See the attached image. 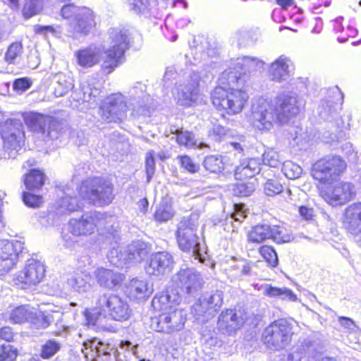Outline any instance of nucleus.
Returning a JSON list of instances; mask_svg holds the SVG:
<instances>
[{
    "label": "nucleus",
    "instance_id": "nucleus-60",
    "mask_svg": "<svg viewBox=\"0 0 361 361\" xmlns=\"http://www.w3.org/2000/svg\"><path fill=\"white\" fill-rule=\"evenodd\" d=\"M33 4L37 6V8L42 11L44 4L49 1V0H31Z\"/></svg>",
    "mask_w": 361,
    "mask_h": 361
},
{
    "label": "nucleus",
    "instance_id": "nucleus-34",
    "mask_svg": "<svg viewBox=\"0 0 361 361\" xmlns=\"http://www.w3.org/2000/svg\"><path fill=\"white\" fill-rule=\"evenodd\" d=\"M39 117V121L36 122L35 128H33L32 131L42 135L47 133L49 135L56 127V121L54 118L42 114Z\"/></svg>",
    "mask_w": 361,
    "mask_h": 361
},
{
    "label": "nucleus",
    "instance_id": "nucleus-46",
    "mask_svg": "<svg viewBox=\"0 0 361 361\" xmlns=\"http://www.w3.org/2000/svg\"><path fill=\"white\" fill-rule=\"evenodd\" d=\"M60 345L54 340H48L42 346L40 357L43 359H49L54 356L59 350Z\"/></svg>",
    "mask_w": 361,
    "mask_h": 361
},
{
    "label": "nucleus",
    "instance_id": "nucleus-48",
    "mask_svg": "<svg viewBox=\"0 0 361 361\" xmlns=\"http://www.w3.org/2000/svg\"><path fill=\"white\" fill-rule=\"evenodd\" d=\"M23 201L25 204L29 207H39L43 202L42 196L30 193L29 192H23L22 194Z\"/></svg>",
    "mask_w": 361,
    "mask_h": 361
},
{
    "label": "nucleus",
    "instance_id": "nucleus-43",
    "mask_svg": "<svg viewBox=\"0 0 361 361\" xmlns=\"http://www.w3.org/2000/svg\"><path fill=\"white\" fill-rule=\"evenodd\" d=\"M174 215L173 211L167 204L159 205L154 213V219L158 223L166 222Z\"/></svg>",
    "mask_w": 361,
    "mask_h": 361
},
{
    "label": "nucleus",
    "instance_id": "nucleus-15",
    "mask_svg": "<svg viewBox=\"0 0 361 361\" xmlns=\"http://www.w3.org/2000/svg\"><path fill=\"white\" fill-rule=\"evenodd\" d=\"M175 264L173 256L166 251L152 253L147 262L146 269L154 276H160L171 272Z\"/></svg>",
    "mask_w": 361,
    "mask_h": 361
},
{
    "label": "nucleus",
    "instance_id": "nucleus-11",
    "mask_svg": "<svg viewBox=\"0 0 361 361\" xmlns=\"http://www.w3.org/2000/svg\"><path fill=\"white\" fill-rule=\"evenodd\" d=\"M187 315L183 309L171 310L151 319V326L157 332L173 334L183 329Z\"/></svg>",
    "mask_w": 361,
    "mask_h": 361
},
{
    "label": "nucleus",
    "instance_id": "nucleus-8",
    "mask_svg": "<svg viewBox=\"0 0 361 361\" xmlns=\"http://www.w3.org/2000/svg\"><path fill=\"white\" fill-rule=\"evenodd\" d=\"M60 13L63 18L72 20L71 34L74 39L88 35L96 27L94 13L88 7L69 3L62 6Z\"/></svg>",
    "mask_w": 361,
    "mask_h": 361
},
{
    "label": "nucleus",
    "instance_id": "nucleus-33",
    "mask_svg": "<svg viewBox=\"0 0 361 361\" xmlns=\"http://www.w3.org/2000/svg\"><path fill=\"white\" fill-rule=\"evenodd\" d=\"M39 117V121L36 122L35 128H33L32 131L42 135L47 133L49 135L56 127V121L54 118L42 114Z\"/></svg>",
    "mask_w": 361,
    "mask_h": 361
},
{
    "label": "nucleus",
    "instance_id": "nucleus-20",
    "mask_svg": "<svg viewBox=\"0 0 361 361\" xmlns=\"http://www.w3.org/2000/svg\"><path fill=\"white\" fill-rule=\"evenodd\" d=\"M126 294L130 301H141L146 300L151 291L146 280L135 278L126 286Z\"/></svg>",
    "mask_w": 361,
    "mask_h": 361
},
{
    "label": "nucleus",
    "instance_id": "nucleus-49",
    "mask_svg": "<svg viewBox=\"0 0 361 361\" xmlns=\"http://www.w3.org/2000/svg\"><path fill=\"white\" fill-rule=\"evenodd\" d=\"M145 172L147 176V180L149 181L155 173V159H154V153L153 151H149L147 152L145 156Z\"/></svg>",
    "mask_w": 361,
    "mask_h": 361
},
{
    "label": "nucleus",
    "instance_id": "nucleus-44",
    "mask_svg": "<svg viewBox=\"0 0 361 361\" xmlns=\"http://www.w3.org/2000/svg\"><path fill=\"white\" fill-rule=\"evenodd\" d=\"M262 161L265 165L272 168L280 166L282 162L279 152L274 149H267L263 153Z\"/></svg>",
    "mask_w": 361,
    "mask_h": 361
},
{
    "label": "nucleus",
    "instance_id": "nucleus-58",
    "mask_svg": "<svg viewBox=\"0 0 361 361\" xmlns=\"http://www.w3.org/2000/svg\"><path fill=\"white\" fill-rule=\"evenodd\" d=\"M255 265V263L252 262L245 261L240 268V274L243 276L250 275L251 274L252 268Z\"/></svg>",
    "mask_w": 361,
    "mask_h": 361
},
{
    "label": "nucleus",
    "instance_id": "nucleus-22",
    "mask_svg": "<svg viewBox=\"0 0 361 361\" xmlns=\"http://www.w3.org/2000/svg\"><path fill=\"white\" fill-rule=\"evenodd\" d=\"M44 266L38 262L28 264L20 275V282L26 286H35L39 283L44 276Z\"/></svg>",
    "mask_w": 361,
    "mask_h": 361
},
{
    "label": "nucleus",
    "instance_id": "nucleus-36",
    "mask_svg": "<svg viewBox=\"0 0 361 361\" xmlns=\"http://www.w3.org/2000/svg\"><path fill=\"white\" fill-rule=\"evenodd\" d=\"M263 190L267 196L273 197L283 191V185L281 183L278 176H274L265 180Z\"/></svg>",
    "mask_w": 361,
    "mask_h": 361
},
{
    "label": "nucleus",
    "instance_id": "nucleus-18",
    "mask_svg": "<svg viewBox=\"0 0 361 361\" xmlns=\"http://www.w3.org/2000/svg\"><path fill=\"white\" fill-rule=\"evenodd\" d=\"M74 56L77 65L83 68H91L99 64L101 53L96 46L90 45L76 50Z\"/></svg>",
    "mask_w": 361,
    "mask_h": 361
},
{
    "label": "nucleus",
    "instance_id": "nucleus-28",
    "mask_svg": "<svg viewBox=\"0 0 361 361\" xmlns=\"http://www.w3.org/2000/svg\"><path fill=\"white\" fill-rule=\"evenodd\" d=\"M238 179L239 181L233 186V195L236 197H247L255 190L257 181L254 176H249L245 180H242L240 176Z\"/></svg>",
    "mask_w": 361,
    "mask_h": 361
},
{
    "label": "nucleus",
    "instance_id": "nucleus-24",
    "mask_svg": "<svg viewBox=\"0 0 361 361\" xmlns=\"http://www.w3.org/2000/svg\"><path fill=\"white\" fill-rule=\"evenodd\" d=\"M44 172L39 169H32L24 175L23 183L25 188L30 191L39 190L46 181Z\"/></svg>",
    "mask_w": 361,
    "mask_h": 361
},
{
    "label": "nucleus",
    "instance_id": "nucleus-54",
    "mask_svg": "<svg viewBox=\"0 0 361 361\" xmlns=\"http://www.w3.org/2000/svg\"><path fill=\"white\" fill-rule=\"evenodd\" d=\"M298 212L302 219L310 221L314 216V209L305 205H301L298 207Z\"/></svg>",
    "mask_w": 361,
    "mask_h": 361
},
{
    "label": "nucleus",
    "instance_id": "nucleus-14",
    "mask_svg": "<svg viewBox=\"0 0 361 361\" xmlns=\"http://www.w3.org/2000/svg\"><path fill=\"white\" fill-rule=\"evenodd\" d=\"M23 244L17 240H3L0 243V276L7 274L16 265Z\"/></svg>",
    "mask_w": 361,
    "mask_h": 361
},
{
    "label": "nucleus",
    "instance_id": "nucleus-50",
    "mask_svg": "<svg viewBox=\"0 0 361 361\" xmlns=\"http://www.w3.org/2000/svg\"><path fill=\"white\" fill-rule=\"evenodd\" d=\"M22 15L25 19H29L41 11L31 0H25L22 7Z\"/></svg>",
    "mask_w": 361,
    "mask_h": 361
},
{
    "label": "nucleus",
    "instance_id": "nucleus-41",
    "mask_svg": "<svg viewBox=\"0 0 361 361\" xmlns=\"http://www.w3.org/2000/svg\"><path fill=\"white\" fill-rule=\"evenodd\" d=\"M19 355L18 349L6 343L0 345V361H16Z\"/></svg>",
    "mask_w": 361,
    "mask_h": 361
},
{
    "label": "nucleus",
    "instance_id": "nucleus-37",
    "mask_svg": "<svg viewBox=\"0 0 361 361\" xmlns=\"http://www.w3.org/2000/svg\"><path fill=\"white\" fill-rule=\"evenodd\" d=\"M176 142L186 149H194L197 146L193 133L188 130H176Z\"/></svg>",
    "mask_w": 361,
    "mask_h": 361
},
{
    "label": "nucleus",
    "instance_id": "nucleus-3",
    "mask_svg": "<svg viewBox=\"0 0 361 361\" xmlns=\"http://www.w3.org/2000/svg\"><path fill=\"white\" fill-rule=\"evenodd\" d=\"M305 104L294 94L279 93L272 101H264L252 107L249 116L250 124L261 131H267L274 125L281 126L296 117Z\"/></svg>",
    "mask_w": 361,
    "mask_h": 361
},
{
    "label": "nucleus",
    "instance_id": "nucleus-26",
    "mask_svg": "<svg viewBox=\"0 0 361 361\" xmlns=\"http://www.w3.org/2000/svg\"><path fill=\"white\" fill-rule=\"evenodd\" d=\"M152 307L154 311L159 314L177 309L168 292H161L155 295L152 300Z\"/></svg>",
    "mask_w": 361,
    "mask_h": 361
},
{
    "label": "nucleus",
    "instance_id": "nucleus-1",
    "mask_svg": "<svg viewBox=\"0 0 361 361\" xmlns=\"http://www.w3.org/2000/svg\"><path fill=\"white\" fill-rule=\"evenodd\" d=\"M347 170V163L339 155H327L316 161L311 168L319 195L329 204L343 205L356 195L354 185L349 182H334Z\"/></svg>",
    "mask_w": 361,
    "mask_h": 361
},
{
    "label": "nucleus",
    "instance_id": "nucleus-59",
    "mask_svg": "<svg viewBox=\"0 0 361 361\" xmlns=\"http://www.w3.org/2000/svg\"><path fill=\"white\" fill-rule=\"evenodd\" d=\"M293 0H276V3L283 10H287L293 4Z\"/></svg>",
    "mask_w": 361,
    "mask_h": 361
},
{
    "label": "nucleus",
    "instance_id": "nucleus-47",
    "mask_svg": "<svg viewBox=\"0 0 361 361\" xmlns=\"http://www.w3.org/2000/svg\"><path fill=\"white\" fill-rule=\"evenodd\" d=\"M18 336V331L11 326L4 325L0 327V341L10 344L16 341Z\"/></svg>",
    "mask_w": 361,
    "mask_h": 361
},
{
    "label": "nucleus",
    "instance_id": "nucleus-30",
    "mask_svg": "<svg viewBox=\"0 0 361 361\" xmlns=\"http://www.w3.org/2000/svg\"><path fill=\"white\" fill-rule=\"evenodd\" d=\"M32 308L28 305H21L11 310L9 314V320L14 324L30 323L32 317Z\"/></svg>",
    "mask_w": 361,
    "mask_h": 361
},
{
    "label": "nucleus",
    "instance_id": "nucleus-31",
    "mask_svg": "<svg viewBox=\"0 0 361 361\" xmlns=\"http://www.w3.org/2000/svg\"><path fill=\"white\" fill-rule=\"evenodd\" d=\"M257 251L268 267L274 269L278 267L279 262L278 254L272 245H262L258 247Z\"/></svg>",
    "mask_w": 361,
    "mask_h": 361
},
{
    "label": "nucleus",
    "instance_id": "nucleus-39",
    "mask_svg": "<svg viewBox=\"0 0 361 361\" xmlns=\"http://www.w3.org/2000/svg\"><path fill=\"white\" fill-rule=\"evenodd\" d=\"M203 166L209 173H219L224 170V162L221 157L209 155L203 161Z\"/></svg>",
    "mask_w": 361,
    "mask_h": 361
},
{
    "label": "nucleus",
    "instance_id": "nucleus-64",
    "mask_svg": "<svg viewBox=\"0 0 361 361\" xmlns=\"http://www.w3.org/2000/svg\"><path fill=\"white\" fill-rule=\"evenodd\" d=\"M317 361H336V360L331 357H324Z\"/></svg>",
    "mask_w": 361,
    "mask_h": 361
},
{
    "label": "nucleus",
    "instance_id": "nucleus-45",
    "mask_svg": "<svg viewBox=\"0 0 361 361\" xmlns=\"http://www.w3.org/2000/svg\"><path fill=\"white\" fill-rule=\"evenodd\" d=\"M282 171L287 178L294 180L300 176L302 169L300 166L293 161H286L283 164Z\"/></svg>",
    "mask_w": 361,
    "mask_h": 361
},
{
    "label": "nucleus",
    "instance_id": "nucleus-19",
    "mask_svg": "<svg viewBox=\"0 0 361 361\" xmlns=\"http://www.w3.org/2000/svg\"><path fill=\"white\" fill-rule=\"evenodd\" d=\"M94 276L99 286L107 290H113L119 286L123 280L120 273L104 267L97 268L94 271Z\"/></svg>",
    "mask_w": 361,
    "mask_h": 361
},
{
    "label": "nucleus",
    "instance_id": "nucleus-63",
    "mask_svg": "<svg viewBox=\"0 0 361 361\" xmlns=\"http://www.w3.org/2000/svg\"><path fill=\"white\" fill-rule=\"evenodd\" d=\"M231 145L236 149L240 150V152H243V148L241 147L240 145L238 142H231Z\"/></svg>",
    "mask_w": 361,
    "mask_h": 361
},
{
    "label": "nucleus",
    "instance_id": "nucleus-25",
    "mask_svg": "<svg viewBox=\"0 0 361 361\" xmlns=\"http://www.w3.org/2000/svg\"><path fill=\"white\" fill-rule=\"evenodd\" d=\"M269 240L276 244L290 243L294 239V235L290 229L283 224L269 225Z\"/></svg>",
    "mask_w": 361,
    "mask_h": 361
},
{
    "label": "nucleus",
    "instance_id": "nucleus-12",
    "mask_svg": "<svg viewBox=\"0 0 361 361\" xmlns=\"http://www.w3.org/2000/svg\"><path fill=\"white\" fill-rule=\"evenodd\" d=\"M247 319V313L244 309L226 308L218 317V328L222 334L233 336L245 326Z\"/></svg>",
    "mask_w": 361,
    "mask_h": 361
},
{
    "label": "nucleus",
    "instance_id": "nucleus-62",
    "mask_svg": "<svg viewBox=\"0 0 361 361\" xmlns=\"http://www.w3.org/2000/svg\"><path fill=\"white\" fill-rule=\"evenodd\" d=\"M9 6L12 8H18L19 7L20 0H8Z\"/></svg>",
    "mask_w": 361,
    "mask_h": 361
},
{
    "label": "nucleus",
    "instance_id": "nucleus-23",
    "mask_svg": "<svg viewBox=\"0 0 361 361\" xmlns=\"http://www.w3.org/2000/svg\"><path fill=\"white\" fill-rule=\"evenodd\" d=\"M82 314L85 319V324L87 327H93L99 324L106 317L100 298H97L95 307L85 308Z\"/></svg>",
    "mask_w": 361,
    "mask_h": 361
},
{
    "label": "nucleus",
    "instance_id": "nucleus-13",
    "mask_svg": "<svg viewBox=\"0 0 361 361\" xmlns=\"http://www.w3.org/2000/svg\"><path fill=\"white\" fill-rule=\"evenodd\" d=\"M105 314L116 321H126L130 317L128 304L115 294H103L99 296Z\"/></svg>",
    "mask_w": 361,
    "mask_h": 361
},
{
    "label": "nucleus",
    "instance_id": "nucleus-55",
    "mask_svg": "<svg viewBox=\"0 0 361 361\" xmlns=\"http://www.w3.org/2000/svg\"><path fill=\"white\" fill-rule=\"evenodd\" d=\"M233 218L236 221H242L247 216V211L243 204H235Z\"/></svg>",
    "mask_w": 361,
    "mask_h": 361
},
{
    "label": "nucleus",
    "instance_id": "nucleus-7",
    "mask_svg": "<svg viewBox=\"0 0 361 361\" xmlns=\"http://www.w3.org/2000/svg\"><path fill=\"white\" fill-rule=\"evenodd\" d=\"M111 45L104 51L100 69L106 74L111 73L125 59V54L131 45L132 37L128 30L115 27L109 32Z\"/></svg>",
    "mask_w": 361,
    "mask_h": 361
},
{
    "label": "nucleus",
    "instance_id": "nucleus-38",
    "mask_svg": "<svg viewBox=\"0 0 361 361\" xmlns=\"http://www.w3.org/2000/svg\"><path fill=\"white\" fill-rule=\"evenodd\" d=\"M23 46L20 41H16L11 43L5 52L4 60L8 64H13L16 59L22 55Z\"/></svg>",
    "mask_w": 361,
    "mask_h": 361
},
{
    "label": "nucleus",
    "instance_id": "nucleus-51",
    "mask_svg": "<svg viewBox=\"0 0 361 361\" xmlns=\"http://www.w3.org/2000/svg\"><path fill=\"white\" fill-rule=\"evenodd\" d=\"M32 81L26 77L16 78L13 82V89L16 92H24L30 88Z\"/></svg>",
    "mask_w": 361,
    "mask_h": 361
},
{
    "label": "nucleus",
    "instance_id": "nucleus-2",
    "mask_svg": "<svg viewBox=\"0 0 361 361\" xmlns=\"http://www.w3.org/2000/svg\"><path fill=\"white\" fill-rule=\"evenodd\" d=\"M242 65L224 70L218 78V84L210 93V101L222 116H233L240 114L247 106L250 96L243 86L249 79L242 72Z\"/></svg>",
    "mask_w": 361,
    "mask_h": 361
},
{
    "label": "nucleus",
    "instance_id": "nucleus-61",
    "mask_svg": "<svg viewBox=\"0 0 361 361\" xmlns=\"http://www.w3.org/2000/svg\"><path fill=\"white\" fill-rule=\"evenodd\" d=\"M140 205L142 207V211L145 212L148 207V201L146 198H142L139 202Z\"/></svg>",
    "mask_w": 361,
    "mask_h": 361
},
{
    "label": "nucleus",
    "instance_id": "nucleus-21",
    "mask_svg": "<svg viewBox=\"0 0 361 361\" xmlns=\"http://www.w3.org/2000/svg\"><path fill=\"white\" fill-rule=\"evenodd\" d=\"M346 229L352 235L361 233V202L348 206L345 212Z\"/></svg>",
    "mask_w": 361,
    "mask_h": 361
},
{
    "label": "nucleus",
    "instance_id": "nucleus-52",
    "mask_svg": "<svg viewBox=\"0 0 361 361\" xmlns=\"http://www.w3.org/2000/svg\"><path fill=\"white\" fill-rule=\"evenodd\" d=\"M338 320L340 325L346 332L351 334L355 331L357 326L355 322L351 318L341 316L338 317Z\"/></svg>",
    "mask_w": 361,
    "mask_h": 361
},
{
    "label": "nucleus",
    "instance_id": "nucleus-5",
    "mask_svg": "<svg viewBox=\"0 0 361 361\" xmlns=\"http://www.w3.org/2000/svg\"><path fill=\"white\" fill-rule=\"evenodd\" d=\"M298 329V322L293 318H279L264 329L261 342L268 349L280 350L291 343L293 336Z\"/></svg>",
    "mask_w": 361,
    "mask_h": 361
},
{
    "label": "nucleus",
    "instance_id": "nucleus-32",
    "mask_svg": "<svg viewBox=\"0 0 361 361\" xmlns=\"http://www.w3.org/2000/svg\"><path fill=\"white\" fill-rule=\"evenodd\" d=\"M263 293L265 296L270 298H281L282 299H288L291 301L297 300L296 295L291 290L274 287L271 284H267L264 286Z\"/></svg>",
    "mask_w": 361,
    "mask_h": 361
},
{
    "label": "nucleus",
    "instance_id": "nucleus-29",
    "mask_svg": "<svg viewBox=\"0 0 361 361\" xmlns=\"http://www.w3.org/2000/svg\"><path fill=\"white\" fill-rule=\"evenodd\" d=\"M288 59L281 56L271 63L269 68V75L271 80L281 82L288 73Z\"/></svg>",
    "mask_w": 361,
    "mask_h": 361
},
{
    "label": "nucleus",
    "instance_id": "nucleus-10",
    "mask_svg": "<svg viewBox=\"0 0 361 361\" xmlns=\"http://www.w3.org/2000/svg\"><path fill=\"white\" fill-rule=\"evenodd\" d=\"M109 224L106 214L99 212L83 214L80 219L69 222L71 233L75 236L90 235L106 228Z\"/></svg>",
    "mask_w": 361,
    "mask_h": 361
},
{
    "label": "nucleus",
    "instance_id": "nucleus-6",
    "mask_svg": "<svg viewBox=\"0 0 361 361\" xmlns=\"http://www.w3.org/2000/svg\"><path fill=\"white\" fill-rule=\"evenodd\" d=\"M298 329V322L293 318H279L264 329L261 342L268 349L280 350L291 343L293 336Z\"/></svg>",
    "mask_w": 361,
    "mask_h": 361
},
{
    "label": "nucleus",
    "instance_id": "nucleus-17",
    "mask_svg": "<svg viewBox=\"0 0 361 361\" xmlns=\"http://www.w3.org/2000/svg\"><path fill=\"white\" fill-rule=\"evenodd\" d=\"M177 286L185 293L190 294L202 288L200 275L189 269H180L176 274Z\"/></svg>",
    "mask_w": 361,
    "mask_h": 361
},
{
    "label": "nucleus",
    "instance_id": "nucleus-9",
    "mask_svg": "<svg viewBox=\"0 0 361 361\" xmlns=\"http://www.w3.org/2000/svg\"><path fill=\"white\" fill-rule=\"evenodd\" d=\"M197 217L191 214L181 218L177 224L176 239L179 249L185 252H192L195 259H200V244L197 234Z\"/></svg>",
    "mask_w": 361,
    "mask_h": 361
},
{
    "label": "nucleus",
    "instance_id": "nucleus-56",
    "mask_svg": "<svg viewBox=\"0 0 361 361\" xmlns=\"http://www.w3.org/2000/svg\"><path fill=\"white\" fill-rule=\"evenodd\" d=\"M35 33L37 35H47L48 33L55 34L56 30L53 25H39L34 27Z\"/></svg>",
    "mask_w": 361,
    "mask_h": 361
},
{
    "label": "nucleus",
    "instance_id": "nucleus-57",
    "mask_svg": "<svg viewBox=\"0 0 361 361\" xmlns=\"http://www.w3.org/2000/svg\"><path fill=\"white\" fill-rule=\"evenodd\" d=\"M146 0H134L133 9L137 13H141L148 9Z\"/></svg>",
    "mask_w": 361,
    "mask_h": 361
},
{
    "label": "nucleus",
    "instance_id": "nucleus-16",
    "mask_svg": "<svg viewBox=\"0 0 361 361\" xmlns=\"http://www.w3.org/2000/svg\"><path fill=\"white\" fill-rule=\"evenodd\" d=\"M99 109L103 118L109 121H115L126 114L127 105L124 101L121 99L120 97L112 94L106 98Z\"/></svg>",
    "mask_w": 361,
    "mask_h": 361
},
{
    "label": "nucleus",
    "instance_id": "nucleus-40",
    "mask_svg": "<svg viewBox=\"0 0 361 361\" xmlns=\"http://www.w3.org/2000/svg\"><path fill=\"white\" fill-rule=\"evenodd\" d=\"M51 322V315L47 314L42 311L34 312L32 310V317L30 323L36 329H46L50 325Z\"/></svg>",
    "mask_w": 361,
    "mask_h": 361
},
{
    "label": "nucleus",
    "instance_id": "nucleus-27",
    "mask_svg": "<svg viewBox=\"0 0 361 361\" xmlns=\"http://www.w3.org/2000/svg\"><path fill=\"white\" fill-rule=\"evenodd\" d=\"M269 225L259 224L253 226L246 235L247 242L250 244L258 245L269 240Z\"/></svg>",
    "mask_w": 361,
    "mask_h": 361
},
{
    "label": "nucleus",
    "instance_id": "nucleus-53",
    "mask_svg": "<svg viewBox=\"0 0 361 361\" xmlns=\"http://www.w3.org/2000/svg\"><path fill=\"white\" fill-rule=\"evenodd\" d=\"M41 114L30 112L23 115L24 123L32 131L33 128H35L36 122L39 121Z\"/></svg>",
    "mask_w": 361,
    "mask_h": 361
},
{
    "label": "nucleus",
    "instance_id": "nucleus-4",
    "mask_svg": "<svg viewBox=\"0 0 361 361\" xmlns=\"http://www.w3.org/2000/svg\"><path fill=\"white\" fill-rule=\"evenodd\" d=\"M114 184L101 176H91L80 181L77 187L79 197L84 202L99 207H106L115 198Z\"/></svg>",
    "mask_w": 361,
    "mask_h": 361
},
{
    "label": "nucleus",
    "instance_id": "nucleus-35",
    "mask_svg": "<svg viewBox=\"0 0 361 361\" xmlns=\"http://www.w3.org/2000/svg\"><path fill=\"white\" fill-rule=\"evenodd\" d=\"M176 159L180 168L190 174L197 173L200 170V164L188 154H183L178 155Z\"/></svg>",
    "mask_w": 361,
    "mask_h": 361
},
{
    "label": "nucleus",
    "instance_id": "nucleus-42",
    "mask_svg": "<svg viewBox=\"0 0 361 361\" xmlns=\"http://www.w3.org/2000/svg\"><path fill=\"white\" fill-rule=\"evenodd\" d=\"M199 94V83L195 82L192 87H186V90L182 94V104L190 106L194 104Z\"/></svg>",
    "mask_w": 361,
    "mask_h": 361
}]
</instances>
